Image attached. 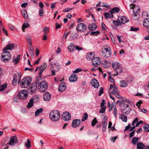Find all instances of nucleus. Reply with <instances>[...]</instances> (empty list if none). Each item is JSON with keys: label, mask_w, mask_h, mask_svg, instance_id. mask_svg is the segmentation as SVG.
Listing matches in <instances>:
<instances>
[{"label": "nucleus", "mask_w": 149, "mask_h": 149, "mask_svg": "<svg viewBox=\"0 0 149 149\" xmlns=\"http://www.w3.org/2000/svg\"><path fill=\"white\" fill-rule=\"evenodd\" d=\"M14 47H4L3 49L4 52L1 54V60L4 62H7L10 59V54L8 50H11L14 49Z\"/></svg>", "instance_id": "1"}, {"label": "nucleus", "mask_w": 149, "mask_h": 149, "mask_svg": "<svg viewBox=\"0 0 149 149\" xmlns=\"http://www.w3.org/2000/svg\"><path fill=\"white\" fill-rule=\"evenodd\" d=\"M49 116L51 120L56 122L59 119L60 114L58 111L55 110L51 111L49 113Z\"/></svg>", "instance_id": "2"}, {"label": "nucleus", "mask_w": 149, "mask_h": 149, "mask_svg": "<svg viewBox=\"0 0 149 149\" xmlns=\"http://www.w3.org/2000/svg\"><path fill=\"white\" fill-rule=\"evenodd\" d=\"M32 81L31 77H26L22 80L20 84V86L22 88H26L30 84Z\"/></svg>", "instance_id": "3"}, {"label": "nucleus", "mask_w": 149, "mask_h": 149, "mask_svg": "<svg viewBox=\"0 0 149 149\" xmlns=\"http://www.w3.org/2000/svg\"><path fill=\"white\" fill-rule=\"evenodd\" d=\"M38 88L40 92H43L46 91L48 88V84L45 81H43L39 83Z\"/></svg>", "instance_id": "4"}, {"label": "nucleus", "mask_w": 149, "mask_h": 149, "mask_svg": "<svg viewBox=\"0 0 149 149\" xmlns=\"http://www.w3.org/2000/svg\"><path fill=\"white\" fill-rule=\"evenodd\" d=\"M112 67L116 72V75L120 74L122 71V69L120 67V64L118 62H113L112 64Z\"/></svg>", "instance_id": "5"}, {"label": "nucleus", "mask_w": 149, "mask_h": 149, "mask_svg": "<svg viewBox=\"0 0 149 149\" xmlns=\"http://www.w3.org/2000/svg\"><path fill=\"white\" fill-rule=\"evenodd\" d=\"M121 111L123 113L125 114H128L131 111V109L129 104H124L121 107Z\"/></svg>", "instance_id": "6"}, {"label": "nucleus", "mask_w": 149, "mask_h": 149, "mask_svg": "<svg viewBox=\"0 0 149 149\" xmlns=\"http://www.w3.org/2000/svg\"><path fill=\"white\" fill-rule=\"evenodd\" d=\"M102 48V56L104 57L108 58L109 57L111 54V52L110 47Z\"/></svg>", "instance_id": "7"}, {"label": "nucleus", "mask_w": 149, "mask_h": 149, "mask_svg": "<svg viewBox=\"0 0 149 149\" xmlns=\"http://www.w3.org/2000/svg\"><path fill=\"white\" fill-rule=\"evenodd\" d=\"M87 29L86 25L84 23L79 24L77 26L76 30L78 32H84Z\"/></svg>", "instance_id": "8"}, {"label": "nucleus", "mask_w": 149, "mask_h": 149, "mask_svg": "<svg viewBox=\"0 0 149 149\" xmlns=\"http://www.w3.org/2000/svg\"><path fill=\"white\" fill-rule=\"evenodd\" d=\"M19 97L23 100H25L27 98L28 96L27 92L24 90L20 91L18 94Z\"/></svg>", "instance_id": "9"}, {"label": "nucleus", "mask_w": 149, "mask_h": 149, "mask_svg": "<svg viewBox=\"0 0 149 149\" xmlns=\"http://www.w3.org/2000/svg\"><path fill=\"white\" fill-rule=\"evenodd\" d=\"M37 83H39V82L36 80V82H34L31 84V86L29 89V93L33 94L35 93L37 88Z\"/></svg>", "instance_id": "10"}, {"label": "nucleus", "mask_w": 149, "mask_h": 149, "mask_svg": "<svg viewBox=\"0 0 149 149\" xmlns=\"http://www.w3.org/2000/svg\"><path fill=\"white\" fill-rule=\"evenodd\" d=\"M17 143V138L15 136H13L10 138L9 143H7L6 144L12 146H14Z\"/></svg>", "instance_id": "11"}, {"label": "nucleus", "mask_w": 149, "mask_h": 149, "mask_svg": "<svg viewBox=\"0 0 149 149\" xmlns=\"http://www.w3.org/2000/svg\"><path fill=\"white\" fill-rule=\"evenodd\" d=\"M62 119L65 121H68L71 118V116L70 113L67 111L63 112L61 116Z\"/></svg>", "instance_id": "12"}, {"label": "nucleus", "mask_w": 149, "mask_h": 149, "mask_svg": "<svg viewBox=\"0 0 149 149\" xmlns=\"http://www.w3.org/2000/svg\"><path fill=\"white\" fill-rule=\"evenodd\" d=\"M47 67V65L46 63H44L43 65H42L40 67H38L35 70V72H36L39 69V75L40 77L41 76L42 73L44 70Z\"/></svg>", "instance_id": "13"}, {"label": "nucleus", "mask_w": 149, "mask_h": 149, "mask_svg": "<svg viewBox=\"0 0 149 149\" xmlns=\"http://www.w3.org/2000/svg\"><path fill=\"white\" fill-rule=\"evenodd\" d=\"M104 120L102 121V131L103 132H104L106 130V127L107 122V117L105 116L104 117Z\"/></svg>", "instance_id": "14"}, {"label": "nucleus", "mask_w": 149, "mask_h": 149, "mask_svg": "<svg viewBox=\"0 0 149 149\" xmlns=\"http://www.w3.org/2000/svg\"><path fill=\"white\" fill-rule=\"evenodd\" d=\"M100 59L99 57L94 58L92 60V63L93 66L97 67L100 65L101 63Z\"/></svg>", "instance_id": "15"}, {"label": "nucleus", "mask_w": 149, "mask_h": 149, "mask_svg": "<svg viewBox=\"0 0 149 149\" xmlns=\"http://www.w3.org/2000/svg\"><path fill=\"white\" fill-rule=\"evenodd\" d=\"M81 123V121L79 119H75L73 120L72 124V127L76 128L78 127Z\"/></svg>", "instance_id": "16"}, {"label": "nucleus", "mask_w": 149, "mask_h": 149, "mask_svg": "<svg viewBox=\"0 0 149 149\" xmlns=\"http://www.w3.org/2000/svg\"><path fill=\"white\" fill-rule=\"evenodd\" d=\"M91 84L92 86L96 88H98L99 86L98 81L95 79L92 80L91 82Z\"/></svg>", "instance_id": "17"}, {"label": "nucleus", "mask_w": 149, "mask_h": 149, "mask_svg": "<svg viewBox=\"0 0 149 149\" xmlns=\"http://www.w3.org/2000/svg\"><path fill=\"white\" fill-rule=\"evenodd\" d=\"M43 99L45 101H48L51 98V95L48 92H46L43 94Z\"/></svg>", "instance_id": "18"}, {"label": "nucleus", "mask_w": 149, "mask_h": 149, "mask_svg": "<svg viewBox=\"0 0 149 149\" xmlns=\"http://www.w3.org/2000/svg\"><path fill=\"white\" fill-rule=\"evenodd\" d=\"M95 56L94 52H92L88 53L86 56V58L88 60H93Z\"/></svg>", "instance_id": "19"}, {"label": "nucleus", "mask_w": 149, "mask_h": 149, "mask_svg": "<svg viewBox=\"0 0 149 149\" xmlns=\"http://www.w3.org/2000/svg\"><path fill=\"white\" fill-rule=\"evenodd\" d=\"M120 23L122 24H125L128 22L129 20L125 17L122 16L119 18Z\"/></svg>", "instance_id": "20"}, {"label": "nucleus", "mask_w": 149, "mask_h": 149, "mask_svg": "<svg viewBox=\"0 0 149 149\" xmlns=\"http://www.w3.org/2000/svg\"><path fill=\"white\" fill-rule=\"evenodd\" d=\"M77 79V76L75 74H73L70 76L69 78V80L71 82L76 81Z\"/></svg>", "instance_id": "21"}, {"label": "nucleus", "mask_w": 149, "mask_h": 149, "mask_svg": "<svg viewBox=\"0 0 149 149\" xmlns=\"http://www.w3.org/2000/svg\"><path fill=\"white\" fill-rule=\"evenodd\" d=\"M66 88L65 83H62L60 84L58 90L60 92H63L64 91Z\"/></svg>", "instance_id": "22"}, {"label": "nucleus", "mask_w": 149, "mask_h": 149, "mask_svg": "<svg viewBox=\"0 0 149 149\" xmlns=\"http://www.w3.org/2000/svg\"><path fill=\"white\" fill-rule=\"evenodd\" d=\"M133 11L134 13V17L136 16L137 15L136 13H138L140 11L139 7L138 6H136L133 10Z\"/></svg>", "instance_id": "23"}, {"label": "nucleus", "mask_w": 149, "mask_h": 149, "mask_svg": "<svg viewBox=\"0 0 149 149\" xmlns=\"http://www.w3.org/2000/svg\"><path fill=\"white\" fill-rule=\"evenodd\" d=\"M102 66L104 68H108L110 65V63L109 61L107 60H104L102 64Z\"/></svg>", "instance_id": "24"}, {"label": "nucleus", "mask_w": 149, "mask_h": 149, "mask_svg": "<svg viewBox=\"0 0 149 149\" xmlns=\"http://www.w3.org/2000/svg\"><path fill=\"white\" fill-rule=\"evenodd\" d=\"M97 25L95 23L89 24L88 26V29L91 31H93L97 28Z\"/></svg>", "instance_id": "25"}, {"label": "nucleus", "mask_w": 149, "mask_h": 149, "mask_svg": "<svg viewBox=\"0 0 149 149\" xmlns=\"http://www.w3.org/2000/svg\"><path fill=\"white\" fill-rule=\"evenodd\" d=\"M104 15L105 16L106 18H112L113 17V15L112 13H109L104 12L103 13Z\"/></svg>", "instance_id": "26"}, {"label": "nucleus", "mask_w": 149, "mask_h": 149, "mask_svg": "<svg viewBox=\"0 0 149 149\" xmlns=\"http://www.w3.org/2000/svg\"><path fill=\"white\" fill-rule=\"evenodd\" d=\"M143 25L145 27H149V18L145 19L143 22Z\"/></svg>", "instance_id": "27"}, {"label": "nucleus", "mask_w": 149, "mask_h": 149, "mask_svg": "<svg viewBox=\"0 0 149 149\" xmlns=\"http://www.w3.org/2000/svg\"><path fill=\"white\" fill-rule=\"evenodd\" d=\"M145 147V145L141 142H138L137 143V149H143Z\"/></svg>", "instance_id": "28"}, {"label": "nucleus", "mask_w": 149, "mask_h": 149, "mask_svg": "<svg viewBox=\"0 0 149 149\" xmlns=\"http://www.w3.org/2000/svg\"><path fill=\"white\" fill-rule=\"evenodd\" d=\"M129 81H127L124 80L121 81L120 82V86L122 87H127V83Z\"/></svg>", "instance_id": "29"}, {"label": "nucleus", "mask_w": 149, "mask_h": 149, "mask_svg": "<svg viewBox=\"0 0 149 149\" xmlns=\"http://www.w3.org/2000/svg\"><path fill=\"white\" fill-rule=\"evenodd\" d=\"M120 9L117 7H114L112 9L110 10V13H118L120 11Z\"/></svg>", "instance_id": "30"}, {"label": "nucleus", "mask_w": 149, "mask_h": 149, "mask_svg": "<svg viewBox=\"0 0 149 149\" xmlns=\"http://www.w3.org/2000/svg\"><path fill=\"white\" fill-rule=\"evenodd\" d=\"M21 73L19 72V73H18L17 74H15L14 75V78L13 79L15 80H17L19 78V79L18 81H19V80H20V77H21Z\"/></svg>", "instance_id": "31"}, {"label": "nucleus", "mask_w": 149, "mask_h": 149, "mask_svg": "<svg viewBox=\"0 0 149 149\" xmlns=\"http://www.w3.org/2000/svg\"><path fill=\"white\" fill-rule=\"evenodd\" d=\"M33 99H31L30 100L29 102L28 103L27 106V107L28 108H30L33 106Z\"/></svg>", "instance_id": "32"}, {"label": "nucleus", "mask_w": 149, "mask_h": 149, "mask_svg": "<svg viewBox=\"0 0 149 149\" xmlns=\"http://www.w3.org/2000/svg\"><path fill=\"white\" fill-rule=\"evenodd\" d=\"M57 67H58V68H56V69H53L54 68V66L52 65L51 68L50 70H52V75H54L55 74V72H56L58 69H59V67L58 65H57Z\"/></svg>", "instance_id": "33"}, {"label": "nucleus", "mask_w": 149, "mask_h": 149, "mask_svg": "<svg viewBox=\"0 0 149 149\" xmlns=\"http://www.w3.org/2000/svg\"><path fill=\"white\" fill-rule=\"evenodd\" d=\"M139 139V138L138 137H133L131 141V142L134 145H135L138 141Z\"/></svg>", "instance_id": "34"}, {"label": "nucleus", "mask_w": 149, "mask_h": 149, "mask_svg": "<svg viewBox=\"0 0 149 149\" xmlns=\"http://www.w3.org/2000/svg\"><path fill=\"white\" fill-rule=\"evenodd\" d=\"M21 57L20 55H18L15 58H14L13 61L15 62V64L17 63L19 61Z\"/></svg>", "instance_id": "35"}, {"label": "nucleus", "mask_w": 149, "mask_h": 149, "mask_svg": "<svg viewBox=\"0 0 149 149\" xmlns=\"http://www.w3.org/2000/svg\"><path fill=\"white\" fill-rule=\"evenodd\" d=\"M22 15L25 18L27 19L28 18V15L27 14V12L26 10H22Z\"/></svg>", "instance_id": "36"}, {"label": "nucleus", "mask_w": 149, "mask_h": 149, "mask_svg": "<svg viewBox=\"0 0 149 149\" xmlns=\"http://www.w3.org/2000/svg\"><path fill=\"white\" fill-rule=\"evenodd\" d=\"M88 117V115L87 113H84V116L82 117L81 121H84L87 119Z\"/></svg>", "instance_id": "37"}, {"label": "nucleus", "mask_w": 149, "mask_h": 149, "mask_svg": "<svg viewBox=\"0 0 149 149\" xmlns=\"http://www.w3.org/2000/svg\"><path fill=\"white\" fill-rule=\"evenodd\" d=\"M43 110V109L42 108H40L39 109H37L35 113V115L37 116V115L39 114L40 113L42 112Z\"/></svg>", "instance_id": "38"}, {"label": "nucleus", "mask_w": 149, "mask_h": 149, "mask_svg": "<svg viewBox=\"0 0 149 149\" xmlns=\"http://www.w3.org/2000/svg\"><path fill=\"white\" fill-rule=\"evenodd\" d=\"M121 118L122 120L124 122H126L127 121V116L123 114H121Z\"/></svg>", "instance_id": "39"}, {"label": "nucleus", "mask_w": 149, "mask_h": 149, "mask_svg": "<svg viewBox=\"0 0 149 149\" xmlns=\"http://www.w3.org/2000/svg\"><path fill=\"white\" fill-rule=\"evenodd\" d=\"M118 88L116 86H114L113 90L111 91V93L115 95L118 92Z\"/></svg>", "instance_id": "40"}, {"label": "nucleus", "mask_w": 149, "mask_h": 149, "mask_svg": "<svg viewBox=\"0 0 149 149\" xmlns=\"http://www.w3.org/2000/svg\"><path fill=\"white\" fill-rule=\"evenodd\" d=\"M97 122L96 118H95L94 119L92 120L91 122V125L92 126L94 127L95 125L97 123Z\"/></svg>", "instance_id": "41"}, {"label": "nucleus", "mask_w": 149, "mask_h": 149, "mask_svg": "<svg viewBox=\"0 0 149 149\" xmlns=\"http://www.w3.org/2000/svg\"><path fill=\"white\" fill-rule=\"evenodd\" d=\"M7 84L5 83L0 86V91H3L7 87Z\"/></svg>", "instance_id": "42"}, {"label": "nucleus", "mask_w": 149, "mask_h": 149, "mask_svg": "<svg viewBox=\"0 0 149 149\" xmlns=\"http://www.w3.org/2000/svg\"><path fill=\"white\" fill-rule=\"evenodd\" d=\"M100 33V32L99 31H93L91 33V34L93 36H96L99 34Z\"/></svg>", "instance_id": "43"}, {"label": "nucleus", "mask_w": 149, "mask_h": 149, "mask_svg": "<svg viewBox=\"0 0 149 149\" xmlns=\"http://www.w3.org/2000/svg\"><path fill=\"white\" fill-rule=\"evenodd\" d=\"M27 143H25V145L27 148H29L31 147V141L29 139L27 140Z\"/></svg>", "instance_id": "44"}, {"label": "nucleus", "mask_w": 149, "mask_h": 149, "mask_svg": "<svg viewBox=\"0 0 149 149\" xmlns=\"http://www.w3.org/2000/svg\"><path fill=\"white\" fill-rule=\"evenodd\" d=\"M143 129L146 132L149 131V125L146 124L143 127Z\"/></svg>", "instance_id": "45"}, {"label": "nucleus", "mask_w": 149, "mask_h": 149, "mask_svg": "<svg viewBox=\"0 0 149 149\" xmlns=\"http://www.w3.org/2000/svg\"><path fill=\"white\" fill-rule=\"evenodd\" d=\"M102 108V109H100L99 111V112L100 113H104L105 112L106 109V107L105 106L104 107H101Z\"/></svg>", "instance_id": "46"}, {"label": "nucleus", "mask_w": 149, "mask_h": 149, "mask_svg": "<svg viewBox=\"0 0 149 149\" xmlns=\"http://www.w3.org/2000/svg\"><path fill=\"white\" fill-rule=\"evenodd\" d=\"M139 30V28L138 27L132 26L131 28L130 31H138Z\"/></svg>", "instance_id": "47"}, {"label": "nucleus", "mask_w": 149, "mask_h": 149, "mask_svg": "<svg viewBox=\"0 0 149 149\" xmlns=\"http://www.w3.org/2000/svg\"><path fill=\"white\" fill-rule=\"evenodd\" d=\"M42 31L45 34H46L49 31V28L48 27L46 26Z\"/></svg>", "instance_id": "48"}, {"label": "nucleus", "mask_w": 149, "mask_h": 149, "mask_svg": "<svg viewBox=\"0 0 149 149\" xmlns=\"http://www.w3.org/2000/svg\"><path fill=\"white\" fill-rule=\"evenodd\" d=\"M26 39L27 42L29 43L30 44V46L31 45V38H29V35L26 37Z\"/></svg>", "instance_id": "49"}, {"label": "nucleus", "mask_w": 149, "mask_h": 149, "mask_svg": "<svg viewBox=\"0 0 149 149\" xmlns=\"http://www.w3.org/2000/svg\"><path fill=\"white\" fill-rule=\"evenodd\" d=\"M44 10L42 9H41L39 10V15L41 17L43 16Z\"/></svg>", "instance_id": "50"}, {"label": "nucleus", "mask_w": 149, "mask_h": 149, "mask_svg": "<svg viewBox=\"0 0 149 149\" xmlns=\"http://www.w3.org/2000/svg\"><path fill=\"white\" fill-rule=\"evenodd\" d=\"M29 26V24L26 22L25 23H24L22 26L23 27L26 28H27Z\"/></svg>", "instance_id": "51"}, {"label": "nucleus", "mask_w": 149, "mask_h": 149, "mask_svg": "<svg viewBox=\"0 0 149 149\" xmlns=\"http://www.w3.org/2000/svg\"><path fill=\"white\" fill-rule=\"evenodd\" d=\"M113 114L114 115L115 117H116L117 114V109L116 107H114L113 110Z\"/></svg>", "instance_id": "52"}, {"label": "nucleus", "mask_w": 149, "mask_h": 149, "mask_svg": "<svg viewBox=\"0 0 149 149\" xmlns=\"http://www.w3.org/2000/svg\"><path fill=\"white\" fill-rule=\"evenodd\" d=\"M103 93V88L101 87L99 91V95L100 96Z\"/></svg>", "instance_id": "53"}, {"label": "nucleus", "mask_w": 149, "mask_h": 149, "mask_svg": "<svg viewBox=\"0 0 149 149\" xmlns=\"http://www.w3.org/2000/svg\"><path fill=\"white\" fill-rule=\"evenodd\" d=\"M17 46L16 44H9L7 45L6 47H15Z\"/></svg>", "instance_id": "54"}, {"label": "nucleus", "mask_w": 149, "mask_h": 149, "mask_svg": "<svg viewBox=\"0 0 149 149\" xmlns=\"http://www.w3.org/2000/svg\"><path fill=\"white\" fill-rule=\"evenodd\" d=\"M135 132V130H134L132 131L131 133L129 135V137L130 138H132V137L134 136V134Z\"/></svg>", "instance_id": "55"}, {"label": "nucleus", "mask_w": 149, "mask_h": 149, "mask_svg": "<svg viewBox=\"0 0 149 149\" xmlns=\"http://www.w3.org/2000/svg\"><path fill=\"white\" fill-rule=\"evenodd\" d=\"M73 8H66L64 10H63V12L64 13L65 12H68L70 10H72Z\"/></svg>", "instance_id": "56"}, {"label": "nucleus", "mask_w": 149, "mask_h": 149, "mask_svg": "<svg viewBox=\"0 0 149 149\" xmlns=\"http://www.w3.org/2000/svg\"><path fill=\"white\" fill-rule=\"evenodd\" d=\"M70 31L68 33H67V32L66 33L65 32L63 36V38L65 39L67 37V35L70 34Z\"/></svg>", "instance_id": "57"}, {"label": "nucleus", "mask_w": 149, "mask_h": 149, "mask_svg": "<svg viewBox=\"0 0 149 149\" xmlns=\"http://www.w3.org/2000/svg\"><path fill=\"white\" fill-rule=\"evenodd\" d=\"M113 23L116 26H118L119 25L120 23L117 21L116 20L113 21Z\"/></svg>", "instance_id": "58"}, {"label": "nucleus", "mask_w": 149, "mask_h": 149, "mask_svg": "<svg viewBox=\"0 0 149 149\" xmlns=\"http://www.w3.org/2000/svg\"><path fill=\"white\" fill-rule=\"evenodd\" d=\"M56 26L55 27V29H56L60 28L62 25V24H58L57 23H56Z\"/></svg>", "instance_id": "59"}, {"label": "nucleus", "mask_w": 149, "mask_h": 149, "mask_svg": "<svg viewBox=\"0 0 149 149\" xmlns=\"http://www.w3.org/2000/svg\"><path fill=\"white\" fill-rule=\"evenodd\" d=\"M129 6L130 8L132 9L133 10L134 9V7H135L136 6L133 3L130 4Z\"/></svg>", "instance_id": "60"}, {"label": "nucleus", "mask_w": 149, "mask_h": 149, "mask_svg": "<svg viewBox=\"0 0 149 149\" xmlns=\"http://www.w3.org/2000/svg\"><path fill=\"white\" fill-rule=\"evenodd\" d=\"M82 70V69L80 68H78L76 69V70L74 72V73H77Z\"/></svg>", "instance_id": "61"}, {"label": "nucleus", "mask_w": 149, "mask_h": 149, "mask_svg": "<svg viewBox=\"0 0 149 149\" xmlns=\"http://www.w3.org/2000/svg\"><path fill=\"white\" fill-rule=\"evenodd\" d=\"M105 100H103L101 102V107H104V106L105 104Z\"/></svg>", "instance_id": "62"}, {"label": "nucleus", "mask_w": 149, "mask_h": 149, "mask_svg": "<svg viewBox=\"0 0 149 149\" xmlns=\"http://www.w3.org/2000/svg\"><path fill=\"white\" fill-rule=\"evenodd\" d=\"M131 126L130 124H129L128 125L125 127V130H124V131H125L126 130H127L129 129L131 127Z\"/></svg>", "instance_id": "63"}, {"label": "nucleus", "mask_w": 149, "mask_h": 149, "mask_svg": "<svg viewBox=\"0 0 149 149\" xmlns=\"http://www.w3.org/2000/svg\"><path fill=\"white\" fill-rule=\"evenodd\" d=\"M39 49L38 48L36 49V50H35V54H36V55L37 56H38L39 54Z\"/></svg>", "instance_id": "64"}]
</instances>
